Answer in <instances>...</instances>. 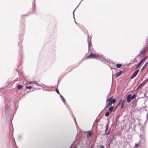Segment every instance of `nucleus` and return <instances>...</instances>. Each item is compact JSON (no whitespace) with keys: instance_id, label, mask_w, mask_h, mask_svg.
<instances>
[{"instance_id":"nucleus-1","label":"nucleus","mask_w":148,"mask_h":148,"mask_svg":"<svg viewBox=\"0 0 148 148\" xmlns=\"http://www.w3.org/2000/svg\"><path fill=\"white\" fill-rule=\"evenodd\" d=\"M11 101V99H10L8 101L7 104H5V113L6 116L12 114V113L14 108L13 106V108H11V105H10Z\"/></svg>"},{"instance_id":"nucleus-2","label":"nucleus","mask_w":148,"mask_h":148,"mask_svg":"<svg viewBox=\"0 0 148 148\" xmlns=\"http://www.w3.org/2000/svg\"><path fill=\"white\" fill-rule=\"evenodd\" d=\"M92 58L94 59L100 58V60L101 61H104L105 63H106V61L107 62H108V60L107 59L106 60L103 57L99 56L98 53L94 54L91 53L87 57V59Z\"/></svg>"},{"instance_id":"nucleus-3","label":"nucleus","mask_w":148,"mask_h":148,"mask_svg":"<svg viewBox=\"0 0 148 148\" xmlns=\"http://www.w3.org/2000/svg\"><path fill=\"white\" fill-rule=\"evenodd\" d=\"M148 49V48L147 47H145L144 48L143 50L140 52V53L138 54V56L141 57L144 56Z\"/></svg>"},{"instance_id":"nucleus-4","label":"nucleus","mask_w":148,"mask_h":148,"mask_svg":"<svg viewBox=\"0 0 148 148\" xmlns=\"http://www.w3.org/2000/svg\"><path fill=\"white\" fill-rule=\"evenodd\" d=\"M139 71V70L138 69H136V71H135L133 73L132 76H131L130 79H132L134 77L138 74V72Z\"/></svg>"},{"instance_id":"nucleus-5","label":"nucleus","mask_w":148,"mask_h":148,"mask_svg":"<svg viewBox=\"0 0 148 148\" xmlns=\"http://www.w3.org/2000/svg\"><path fill=\"white\" fill-rule=\"evenodd\" d=\"M27 84H36V85L38 86H41L40 85V84L39 83H38L36 82L31 81L29 82H27Z\"/></svg>"},{"instance_id":"nucleus-6","label":"nucleus","mask_w":148,"mask_h":148,"mask_svg":"<svg viewBox=\"0 0 148 148\" xmlns=\"http://www.w3.org/2000/svg\"><path fill=\"white\" fill-rule=\"evenodd\" d=\"M123 73V71H120L119 72H118L116 73L115 74V77L116 78H117L118 77L121 75L122 73Z\"/></svg>"},{"instance_id":"nucleus-7","label":"nucleus","mask_w":148,"mask_h":148,"mask_svg":"<svg viewBox=\"0 0 148 148\" xmlns=\"http://www.w3.org/2000/svg\"><path fill=\"white\" fill-rule=\"evenodd\" d=\"M130 94H129L127 97V101L128 103H130L131 101V98H130Z\"/></svg>"},{"instance_id":"nucleus-8","label":"nucleus","mask_w":148,"mask_h":148,"mask_svg":"<svg viewBox=\"0 0 148 148\" xmlns=\"http://www.w3.org/2000/svg\"><path fill=\"white\" fill-rule=\"evenodd\" d=\"M66 108L68 109L69 111L70 112V114H71L72 116H73V117H74L73 114V113L72 112V111L71 110V108H69V106L68 104H66Z\"/></svg>"},{"instance_id":"nucleus-9","label":"nucleus","mask_w":148,"mask_h":148,"mask_svg":"<svg viewBox=\"0 0 148 148\" xmlns=\"http://www.w3.org/2000/svg\"><path fill=\"white\" fill-rule=\"evenodd\" d=\"M60 97L62 101L64 102V104L66 105V100L63 96L61 95H60Z\"/></svg>"},{"instance_id":"nucleus-10","label":"nucleus","mask_w":148,"mask_h":148,"mask_svg":"<svg viewBox=\"0 0 148 148\" xmlns=\"http://www.w3.org/2000/svg\"><path fill=\"white\" fill-rule=\"evenodd\" d=\"M114 106H111L108 109V110H109V112H110L111 113L112 112V110H113V109H114Z\"/></svg>"},{"instance_id":"nucleus-11","label":"nucleus","mask_w":148,"mask_h":148,"mask_svg":"<svg viewBox=\"0 0 148 148\" xmlns=\"http://www.w3.org/2000/svg\"><path fill=\"white\" fill-rule=\"evenodd\" d=\"M139 136L140 138L139 141L140 142V141L142 139H143L144 140H145V138L144 137H143L142 135H139Z\"/></svg>"},{"instance_id":"nucleus-12","label":"nucleus","mask_w":148,"mask_h":148,"mask_svg":"<svg viewBox=\"0 0 148 148\" xmlns=\"http://www.w3.org/2000/svg\"><path fill=\"white\" fill-rule=\"evenodd\" d=\"M142 63V62L140 61L137 65L135 69H137L138 68L140 67V66L141 65Z\"/></svg>"},{"instance_id":"nucleus-13","label":"nucleus","mask_w":148,"mask_h":148,"mask_svg":"<svg viewBox=\"0 0 148 148\" xmlns=\"http://www.w3.org/2000/svg\"><path fill=\"white\" fill-rule=\"evenodd\" d=\"M140 144V142L139 141L138 143L135 144V147L136 148H137L139 145Z\"/></svg>"},{"instance_id":"nucleus-14","label":"nucleus","mask_w":148,"mask_h":148,"mask_svg":"<svg viewBox=\"0 0 148 148\" xmlns=\"http://www.w3.org/2000/svg\"><path fill=\"white\" fill-rule=\"evenodd\" d=\"M112 96L111 97L107 99L106 100V102L107 103L108 101H111L112 99Z\"/></svg>"},{"instance_id":"nucleus-15","label":"nucleus","mask_w":148,"mask_h":148,"mask_svg":"<svg viewBox=\"0 0 148 148\" xmlns=\"http://www.w3.org/2000/svg\"><path fill=\"white\" fill-rule=\"evenodd\" d=\"M35 4L34 3L33 4V5L32 6V10L34 12L35 10Z\"/></svg>"},{"instance_id":"nucleus-16","label":"nucleus","mask_w":148,"mask_h":148,"mask_svg":"<svg viewBox=\"0 0 148 148\" xmlns=\"http://www.w3.org/2000/svg\"><path fill=\"white\" fill-rule=\"evenodd\" d=\"M110 112H109V111H107L105 113V116H107V117L110 114Z\"/></svg>"},{"instance_id":"nucleus-17","label":"nucleus","mask_w":148,"mask_h":148,"mask_svg":"<svg viewBox=\"0 0 148 148\" xmlns=\"http://www.w3.org/2000/svg\"><path fill=\"white\" fill-rule=\"evenodd\" d=\"M77 7H76V8L73 11V18H74V19H75V21H75V24H77V23L75 21V17H74V12L75 10H76V8H77Z\"/></svg>"},{"instance_id":"nucleus-18","label":"nucleus","mask_w":148,"mask_h":148,"mask_svg":"<svg viewBox=\"0 0 148 148\" xmlns=\"http://www.w3.org/2000/svg\"><path fill=\"white\" fill-rule=\"evenodd\" d=\"M122 66V64H116V67L118 68H120Z\"/></svg>"},{"instance_id":"nucleus-19","label":"nucleus","mask_w":148,"mask_h":148,"mask_svg":"<svg viewBox=\"0 0 148 148\" xmlns=\"http://www.w3.org/2000/svg\"><path fill=\"white\" fill-rule=\"evenodd\" d=\"M148 81V78L145 79L141 84H142V85L144 83H146Z\"/></svg>"},{"instance_id":"nucleus-20","label":"nucleus","mask_w":148,"mask_h":148,"mask_svg":"<svg viewBox=\"0 0 148 148\" xmlns=\"http://www.w3.org/2000/svg\"><path fill=\"white\" fill-rule=\"evenodd\" d=\"M148 63V62H146L145 64L143 66V67H142V68L141 69L140 71H142L143 69H144V68H145V67L146 66L147 64Z\"/></svg>"},{"instance_id":"nucleus-21","label":"nucleus","mask_w":148,"mask_h":148,"mask_svg":"<svg viewBox=\"0 0 148 148\" xmlns=\"http://www.w3.org/2000/svg\"><path fill=\"white\" fill-rule=\"evenodd\" d=\"M147 56H145L143 59H142L140 61L142 62L143 61H144L147 58Z\"/></svg>"},{"instance_id":"nucleus-22","label":"nucleus","mask_w":148,"mask_h":148,"mask_svg":"<svg viewBox=\"0 0 148 148\" xmlns=\"http://www.w3.org/2000/svg\"><path fill=\"white\" fill-rule=\"evenodd\" d=\"M22 88V86L21 85H18L17 86V88L18 89H21Z\"/></svg>"},{"instance_id":"nucleus-23","label":"nucleus","mask_w":148,"mask_h":148,"mask_svg":"<svg viewBox=\"0 0 148 148\" xmlns=\"http://www.w3.org/2000/svg\"><path fill=\"white\" fill-rule=\"evenodd\" d=\"M111 101L112 103H114L116 102V99H113Z\"/></svg>"},{"instance_id":"nucleus-24","label":"nucleus","mask_w":148,"mask_h":148,"mask_svg":"<svg viewBox=\"0 0 148 148\" xmlns=\"http://www.w3.org/2000/svg\"><path fill=\"white\" fill-rule=\"evenodd\" d=\"M92 133H91L90 131H89L87 134V135L90 137L92 135Z\"/></svg>"},{"instance_id":"nucleus-25","label":"nucleus","mask_w":148,"mask_h":148,"mask_svg":"<svg viewBox=\"0 0 148 148\" xmlns=\"http://www.w3.org/2000/svg\"><path fill=\"white\" fill-rule=\"evenodd\" d=\"M122 100V99H121L119 101V103L117 104V106H119L121 104V100Z\"/></svg>"},{"instance_id":"nucleus-26","label":"nucleus","mask_w":148,"mask_h":148,"mask_svg":"<svg viewBox=\"0 0 148 148\" xmlns=\"http://www.w3.org/2000/svg\"><path fill=\"white\" fill-rule=\"evenodd\" d=\"M88 38H89V36L88 35V40H87V41H88V49H89V47H90V42H89V39H88Z\"/></svg>"},{"instance_id":"nucleus-27","label":"nucleus","mask_w":148,"mask_h":148,"mask_svg":"<svg viewBox=\"0 0 148 148\" xmlns=\"http://www.w3.org/2000/svg\"><path fill=\"white\" fill-rule=\"evenodd\" d=\"M142 86V84H140L136 88V90H139V88H140V87Z\"/></svg>"},{"instance_id":"nucleus-28","label":"nucleus","mask_w":148,"mask_h":148,"mask_svg":"<svg viewBox=\"0 0 148 148\" xmlns=\"http://www.w3.org/2000/svg\"><path fill=\"white\" fill-rule=\"evenodd\" d=\"M25 87L27 89H30L32 87V86H26Z\"/></svg>"},{"instance_id":"nucleus-29","label":"nucleus","mask_w":148,"mask_h":148,"mask_svg":"<svg viewBox=\"0 0 148 148\" xmlns=\"http://www.w3.org/2000/svg\"><path fill=\"white\" fill-rule=\"evenodd\" d=\"M108 125L107 124V125H106V129L105 130V133H106V132L108 130Z\"/></svg>"},{"instance_id":"nucleus-30","label":"nucleus","mask_w":148,"mask_h":148,"mask_svg":"<svg viewBox=\"0 0 148 148\" xmlns=\"http://www.w3.org/2000/svg\"><path fill=\"white\" fill-rule=\"evenodd\" d=\"M110 106L107 103H106V105L105 106V108H108Z\"/></svg>"},{"instance_id":"nucleus-31","label":"nucleus","mask_w":148,"mask_h":148,"mask_svg":"<svg viewBox=\"0 0 148 148\" xmlns=\"http://www.w3.org/2000/svg\"><path fill=\"white\" fill-rule=\"evenodd\" d=\"M110 130H109L108 132H106V133H105L106 135H109L110 134Z\"/></svg>"},{"instance_id":"nucleus-32","label":"nucleus","mask_w":148,"mask_h":148,"mask_svg":"<svg viewBox=\"0 0 148 148\" xmlns=\"http://www.w3.org/2000/svg\"><path fill=\"white\" fill-rule=\"evenodd\" d=\"M108 103L110 106L112 105V103L111 101H108Z\"/></svg>"},{"instance_id":"nucleus-33","label":"nucleus","mask_w":148,"mask_h":148,"mask_svg":"<svg viewBox=\"0 0 148 148\" xmlns=\"http://www.w3.org/2000/svg\"><path fill=\"white\" fill-rule=\"evenodd\" d=\"M56 92L57 93L60 95L59 93V91L58 89L56 88Z\"/></svg>"},{"instance_id":"nucleus-34","label":"nucleus","mask_w":148,"mask_h":148,"mask_svg":"<svg viewBox=\"0 0 148 148\" xmlns=\"http://www.w3.org/2000/svg\"><path fill=\"white\" fill-rule=\"evenodd\" d=\"M132 98H133L134 99L136 97V95L135 94H134L132 96Z\"/></svg>"},{"instance_id":"nucleus-35","label":"nucleus","mask_w":148,"mask_h":148,"mask_svg":"<svg viewBox=\"0 0 148 148\" xmlns=\"http://www.w3.org/2000/svg\"><path fill=\"white\" fill-rule=\"evenodd\" d=\"M146 120L147 121L148 119V112L147 113L146 115Z\"/></svg>"},{"instance_id":"nucleus-36","label":"nucleus","mask_w":148,"mask_h":148,"mask_svg":"<svg viewBox=\"0 0 148 148\" xmlns=\"http://www.w3.org/2000/svg\"><path fill=\"white\" fill-rule=\"evenodd\" d=\"M118 106H117V105H116L115 107V108H114V111H115V110H116V108H117Z\"/></svg>"},{"instance_id":"nucleus-37","label":"nucleus","mask_w":148,"mask_h":148,"mask_svg":"<svg viewBox=\"0 0 148 148\" xmlns=\"http://www.w3.org/2000/svg\"><path fill=\"white\" fill-rule=\"evenodd\" d=\"M130 97L131 100H132V99H134L133 98H132V95H131V94H130Z\"/></svg>"},{"instance_id":"nucleus-38","label":"nucleus","mask_w":148,"mask_h":148,"mask_svg":"<svg viewBox=\"0 0 148 148\" xmlns=\"http://www.w3.org/2000/svg\"><path fill=\"white\" fill-rule=\"evenodd\" d=\"M124 100H123L122 103H121V105H124Z\"/></svg>"},{"instance_id":"nucleus-39","label":"nucleus","mask_w":148,"mask_h":148,"mask_svg":"<svg viewBox=\"0 0 148 148\" xmlns=\"http://www.w3.org/2000/svg\"><path fill=\"white\" fill-rule=\"evenodd\" d=\"M100 148H104V147L103 145H101L100 146Z\"/></svg>"},{"instance_id":"nucleus-40","label":"nucleus","mask_w":148,"mask_h":148,"mask_svg":"<svg viewBox=\"0 0 148 148\" xmlns=\"http://www.w3.org/2000/svg\"><path fill=\"white\" fill-rule=\"evenodd\" d=\"M98 121V119H96L94 122V123H95V122H97V121Z\"/></svg>"},{"instance_id":"nucleus-41","label":"nucleus","mask_w":148,"mask_h":148,"mask_svg":"<svg viewBox=\"0 0 148 148\" xmlns=\"http://www.w3.org/2000/svg\"><path fill=\"white\" fill-rule=\"evenodd\" d=\"M123 105H121V109L123 108Z\"/></svg>"},{"instance_id":"nucleus-42","label":"nucleus","mask_w":148,"mask_h":148,"mask_svg":"<svg viewBox=\"0 0 148 148\" xmlns=\"http://www.w3.org/2000/svg\"><path fill=\"white\" fill-rule=\"evenodd\" d=\"M110 143H111V142L108 144V146H110Z\"/></svg>"},{"instance_id":"nucleus-43","label":"nucleus","mask_w":148,"mask_h":148,"mask_svg":"<svg viewBox=\"0 0 148 148\" xmlns=\"http://www.w3.org/2000/svg\"><path fill=\"white\" fill-rule=\"evenodd\" d=\"M75 121V123H76V125H77V123H76V120H75V121Z\"/></svg>"},{"instance_id":"nucleus-44","label":"nucleus","mask_w":148,"mask_h":148,"mask_svg":"<svg viewBox=\"0 0 148 148\" xmlns=\"http://www.w3.org/2000/svg\"><path fill=\"white\" fill-rule=\"evenodd\" d=\"M13 139H14V142L15 143V139H14V138H13Z\"/></svg>"},{"instance_id":"nucleus-45","label":"nucleus","mask_w":148,"mask_h":148,"mask_svg":"<svg viewBox=\"0 0 148 148\" xmlns=\"http://www.w3.org/2000/svg\"><path fill=\"white\" fill-rule=\"evenodd\" d=\"M74 121H75V120H76L75 119V118H74Z\"/></svg>"},{"instance_id":"nucleus-46","label":"nucleus","mask_w":148,"mask_h":148,"mask_svg":"<svg viewBox=\"0 0 148 148\" xmlns=\"http://www.w3.org/2000/svg\"><path fill=\"white\" fill-rule=\"evenodd\" d=\"M114 138V136H113V137H112V138Z\"/></svg>"},{"instance_id":"nucleus-47","label":"nucleus","mask_w":148,"mask_h":148,"mask_svg":"<svg viewBox=\"0 0 148 148\" xmlns=\"http://www.w3.org/2000/svg\"><path fill=\"white\" fill-rule=\"evenodd\" d=\"M114 138V136H113V137H112V138Z\"/></svg>"},{"instance_id":"nucleus-48","label":"nucleus","mask_w":148,"mask_h":148,"mask_svg":"<svg viewBox=\"0 0 148 148\" xmlns=\"http://www.w3.org/2000/svg\"><path fill=\"white\" fill-rule=\"evenodd\" d=\"M74 148H76V147H74Z\"/></svg>"},{"instance_id":"nucleus-49","label":"nucleus","mask_w":148,"mask_h":148,"mask_svg":"<svg viewBox=\"0 0 148 148\" xmlns=\"http://www.w3.org/2000/svg\"><path fill=\"white\" fill-rule=\"evenodd\" d=\"M24 15L25 16H27V15H26V14Z\"/></svg>"},{"instance_id":"nucleus-50","label":"nucleus","mask_w":148,"mask_h":148,"mask_svg":"<svg viewBox=\"0 0 148 148\" xmlns=\"http://www.w3.org/2000/svg\"><path fill=\"white\" fill-rule=\"evenodd\" d=\"M81 2V1H80V2H79V5L80 3V2Z\"/></svg>"},{"instance_id":"nucleus-51","label":"nucleus","mask_w":148,"mask_h":148,"mask_svg":"<svg viewBox=\"0 0 148 148\" xmlns=\"http://www.w3.org/2000/svg\"><path fill=\"white\" fill-rule=\"evenodd\" d=\"M81 2V1H80V2H79V5L80 3V2Z\"/></svg>"},{"instance_id":"nucleus-52","label":"nucleus","mask_w":148,"mask_h":148,"mask_svg":"<svg viewBox=\"0 0 148 148\" xmlns=\"http://www.w3.org/2000/svg\"><path fill=\"white\" fill-rule=\"evenodd\" d=\"M81 2V1H80V2H79V5L80 3V2Z\"/></svg>"},{"instance_id":"nucleus-53","label":"nucleus","mask_w":148,"mask_h":148,"mask_svg":"<svg viewBox=\"0 0 148 148\" xmlns=\"http://www.w3.org/2000/svg\"><path fill=\"white\" fill-rule=\"evenodd\" d=\"M83 0H82L81 1H83Z\"/></svg>"}]
</instances>
